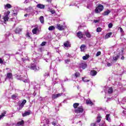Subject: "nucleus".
Returning a JSON list of instances; mask_svg holds the SVG:
<instances>
[{"label":"nucleus","mask_w":126,"mask_h":126,"mask_svg":"<svg viewBox=\"0 0 126 126\" xmlns=\"http://www.w3.org/2000/svg\"><path fill=\"white\" fill-rule=\"evenodd\" d=\"M104 9V6L101 4H98V6L96 7L94 10L95 13H100L101 11H103Z\"/></svg>","instance_id":"1"},{"label":"nucleus","mask_w":126,"mask_h":126,"mask_svg":"<svg viewBox=\"0 0 126 126\" xmlns=\"http://www.w3.org/2000/svg\"><path fill=\"white\" fill-rule=\"evenodd\" d=\"M84 111V108H83V106H81L78 107L77 108H76L74 110V112L76 114H80L81 113H83Z\"/></svg>","instance_id":"2"},{"label":"nucleus","mask_w":126,"mask_h":126,"mask_svg":"<svg viewBox=\"0 0 126 126\" xmlns=\"http://www.w3.org/2000/svg\"><path fill=\"white\" fill-rule=\"evenodd\" d=\"M56 28L58 30H60V31H63L64 30V26L61 25L60 24H57Z\"/></svg>","instance_id":"3"},{"label":"nucleus","mask_w":126,"mask_h":126,"mask_svg":"<svg viewBox=\"0 0 126 126\" xmlns=\"http://www.w3.org/2000/svg\"><path fill=\"white\" fill-rule=\"evenodd\" d=\"M61 96H63V93L61 94H52V99H57V98H59V97H61Z\"/></svg>","instance_id":"4"},{"label":"nucleus","mask_w":126,"mask_h":126,"mask_svg":"<svg viewBox=\"0 0 126 126\" xmlns=\"http://www.w3.org/2000/svg\"><path fill=\"white\" fill-rule=\"evenodd\" d=\"M84 36V34L82 33V32L79 31L77 33V37L79 38V39H82Z\"/></svg>","instance_id":"5"},{"label":"nucleus","mask_w":126,"mask_h":126,"mask_svg":"<svg viewBox=\"0 0 126 126\" xmlns=\"http://www.w3.org/2000/svg\"><path fill=\"white\" fill-rule=\"evenodd\" d=\"M101 120H102V116L100 115V114L97 115V117H96V123H99L101 122Z\"/></svg>","instance_id":"6"},{"label":"nucleus","mask_w":126,"mask_h":126,"mask_svg":"<svg viewBox=\"0 0 126 126\" xmlns=\"http://www.w3.org/2000/svg\"><path fill=\"white\" fill-rule=\"evenodd\" d=\"M90 74L92 76H95V75H97V71L95 70H92L90 71Z\"/></svg>","instance_id":"7"},{"label":"nucleus","mask_w":126,"mask_h":126,"mask_svg":"<svg viewBox=\"0 0 126 126\" xmlns=\"http://www.w3.org/2000/svg\"><path fill=\"white\" fill-rule=\"evenodd\" d=\"M120 58V54L119 55H116V56H113V60L114 62H117L118 60Z\"/></svg>","instance_id":"8"},{"label":"nucleus","mask_w":126,"mask_h":126,"mask_svg":"<svg viewBox=\"0 0 126 126\" xmlns=\"http://www.w3.org/2000/svg\"><path fill=\"white\" fill-rule=\"evenodd\" d=\"M31 114V112L30 111H25V113H22L23 117H26L27 116H30Z\"/></svg>","instance_id":"9"},{"label":"nucleus","mask_w":126,"mask_h":126,"mask_svg":"<svg viewBox=\"0 0 126 126\" xmlns=\"http://www.w3.org/2000/svg\"><path fill=\"white\" fill-rule=\"evenodd\" d=\"M26 102H27V101H26V99H24L22 103L20 104V107H21V108H23V107H24V105L26 104Z\"/></svg>","instance_id":"10"},{"label":"nucleus","mask_w":126,"mask_h":126,"mask_svg":"<svg viewBox=\"0 0 126 126\" xmlns=\"http://www.w3.org/2000/svg\"><path fill=\"white\" fill-rule=\"evenodd\" d=\"M85 48H86V45L82 44L80 47L81 52H84L85 51Z\"/></svg>","instance_id":"11"},{"label":"nucleus","mask_w":126,"mask_h":126,"mask_svg":"<svg viewBox=\"0 0 126 126\" xmlns=\"http://www.w3.org/2000/svg\"><path fill=\"white\" fill-rule=\"evenodd\" d=\"M80 67H81V68H82L83 69H85V68L87 67V64L85 63H82L81 64Z\"/></svg>","instance_id":"12"},{"label":"nucleus","mask_w":126,"mask_h":126,"mask_svg":"<svg viewBox=\"0 0 126 126\" xmlns=\"http://www.w3.org/2000/svg\"><path fill=\"white\" fill-rule=\"evenodd\" d=\"M86 104H87V105H91V106L94 105L93 102H92V101H91L90 99L87 100L86 101Z\"/></svg>","instance_id":"13"},{"label":"nucleus","mask_w":126,"mask_h":126,"mask_svg":"<svg viewBox=\"0 0 126 126\" xmlns=\"http://www.w3.org/2000/svg\"><path fill=\"white\" fill-rule=\"evenodd\" d=\"M37 7L40 8V9H43L45 8V5L42 4H38L37 5Z\"/></svg>","instance_id":"14"},{"label":"nucleus","mask_w":126,"mask_h":126,"mask_svg":"<svg viewBox=\"0 0 126 126\" xmlns=\"http://www.w3.org/2000/svg\"><path fill=\"white\" fill-rule=\"evenodd\" d=\"M21 31H22L21 29H20L19 28H17L15 30V33L16 34H19V33H20V32H21Z\"/></svg>","instance_id":"15"},{"label":"nucleus","mask_w":126,"mask_h":126,"mask_svg":"<svg viewBox=\"0 0 126 126\" xmlns=\"http://www.w3.org/2000/svg\"><path fill=\"white\" fill-rule=\"evenodd\" d=\"M63 45L66 48H68V47H70V44L69 43V41H67L65 43H64Z\"/></svg>","instance_id":"16"},{"label":"nucleus","mask_w":126,"mask_h":126,"mask_svg":"<svg viewBox=\"0 0 126 126\" xmlns=\"http://www.w3.org/2000/svg\"><path fill=\"white\" fill-rule=\"evenodd\" d=\"M109 13H111V10H107L104 12L103 15H104V16H106V15H109Z\"/></svg>","instance_id":"17"},{"label":"nucleus","mask_w":126,"mask_h":126,"mask_svg":"<svg viewBox=\"0 0 126 126\" xmlns=\"http://www.w3.org/2000/svg\"><path fill=\"white\" fill-rule=\"evenodd\" d=\"M85 35L86 36L87 38H91V34L89 32H85Z\"/></svg>","instance_id":"18"},{"label":"nucleus","mask_w":126,"mask_h":126,"mask_svg":"<svg viewBox=\"0 0 126 126\" xmlns=\"http://www.w3.org/2000/svg\"><path fill=\"white\" fill-rule=\"evenodd\" d=\"M18 97V94H15L11 95V99H12V100H15V99H16V98H17Z\"/></svg>","instance_id":"19"},{"label":"nucleus","mask_w":126,"mask_h":126,"mask_svg":"<svg viewBox=\"0 0 126 126\" xmlns=\"http://www.w3.org/2000/svg\"><path fill=\"white\" fill-rule=\"evenodd\" d=\"M39 30V29H38V27H36L34 29H33L32 31V33L34 34H37V31Z\"/></svg>","instance_id":"20"},{"label":"nucleus","mask_w":126,"mask_h":126,"mask_svg":"<svg viewBox=\"0 0 126 126\" xmlns=\"http://www.w3.org/2000/svg\"><path fill=\"white\" fill-rule=\"evenodd\" d=\"M114 91V90H113V87H109L108 90V94H112Z\"/></svg>","instance_id":"21"},{"label":"nucleus","mask_w":126,"mask_h":126,"mask_svg":"<svg viewBox=\"0 0 126 126\" xmlns=\"http://www.w3.org/2000/svg\"><path fill=\"white\" fill-rule=\"evenodd\" d=\"M6 114V111H4L0 115V120L3 118V117H5V115Z\"/></svg>","instance_id":"22"},{"label":"nucleus","mask_w":126,"mask_h":126,"mask_svg":"<svg viewBox=\"0 0 126 126\" xmlns=\"http://www.w3.org/2000/svg\"><path fill=\"white\" fill-rule=\"evenodd\" d=\"M39 21L43 24V23L45 22V21L44 20V17L43 16H41L39 17Z\"/></svg>","instance_id":"23"},{"label":"nucleus","mask_w":126,"mask_h":126,"mask_svg":"<svg viewBox=\"0 0 126 126\" xmlns=\"http://www.w3.org/2000/svg\"><path fill=\"white\" fill-rule=\"evenodd\" d=\"M89 57H90L89 54H87L83 57V60H84V61H86V60H88V59H89Z\"/></svg>","instance_id":"24"},{"label":"nucleus","mask_w":126,"mask_h":126,"mask_svg":"<svg viewBox=\"0 0 126 126\" xmlns=\"http://www.w3.org/2000/svg\"><path fill=\"white\" fill-rule=\"evenodd\" d=\"M3 19L4 20V23H5L6 21H8V19H9V17H8V16H4L3 18Z\"/></svg>","instance_id":"25"},{"label":"nucleus","mask_w":126,"mask_h":126,"mask_svg":"<svg viewBox=\"0 0 126 126\" xmlns=\"http://www.w3.org/2000/svg\"><path fill=\"white\" fill-rule=\"evenodd\" d=\"M30 68V69H32V70H36L37 69V67L35 65H32Z\"/></svg>","instance_id":"26"},{"label":"nucleus","mask_w":126,"mask_h":126,"mask_svg":"<svg viewBox=\"0 0 126 126\" xmlns=\"http://www.w3.org/2000/svg\"><path fill=\"white\" fill-rule=\"evenodd\" d=\"M112 32H109V33H107L105 35L106 39H108V38H110V37H111V36H112Z\"/></svg>","instance_id":"27"},{"label":"nucleus","mask_w":126,"mask_h":126,"mask_svg":"<svg viewBox=\"0 0 126 126\" xmlns=\"http://www.w3.org/2000/svg\"><path fill=\"white\" fill-rule=\"evenodd\" d=\"M17 126H23V125H24V121L22 120L21 121H20L17 123Z\"/></svg>","instance_id":"28"},{"label":"nucleus","mask_w":126,"mask_h":126,"mask_svg":"<svg viewBox=\"0 0 126 126\" xmlns=\"http://www.w3.org/2000/svg\"><path fill=\"white\" fill-rule=\"evenodd\" d=\"M78 106H79V104L78 103H75L73 104V107L74 109H77L78 108Z\"/></svg>","instance_id":"29"},{"label":"nucleus","mask_w":126,"mask_h":126,"mask_svg":"<svg viewBox=\"0 0 126 126\" xmlns=\"http://www.w3.org/2000/svg\"><path fill=\"white\" fill-rule=\"evenodd\" d=\"M7 78H9V79H10L12 78V73H8L7 74Z\"/></svg>","instance_id":"30"},{"label":"nucleus","mask_w":126,"mask_h":126,"mask_svg":"<svg viewBox=\"0 0 126 126\" xmlns=\"http://www.w3.org/2000/svg\"><path fill=\"white\" fill-rule=\"evenodd\" d=\"M12 6L9 3H8L6 5H4V8H11Z\"/></svg>","instance_id":"31"},{"label":"nucleus","mask_w":126,"mask_h":126,"mask_svg":"<svg viewBox=\"0 0 126 126\" xmlns=\"http://www.w3.org/2000/svg\"><path fill=\"white\" fill-rule=\"evenodd\" d=\"M55 27L53 26H50L48 28V30L49 31H52V30H55Z\"/></svg>","instance_id":"32"},{"label":"nucleus","mask_w":126,"mask_h":126,"mask_svg":"<svg viewBox=\"0 0 126 126\" xmlns=\"http://www.w3.org/2000/svg\"><path fill=\"white\" fill-rule=\"evenodd\" d=\"M106 121H108V122H110L111 120V118H110V114H107L106 115Z\"/></svg>","instance_id":"33"},{"label":"nucleus","mask_w":126,"mask_h":126,"mask_svg":"<svg viewBox=\"0 0 126 126\" xmlns=\"http://www.w3.org/2000/svg\"><path fill=\"white\" fill-rule=\"evenodd\" d=\"M75 76L76 77H79V76H80V72H76L75 73Z\"/></svg>","instance_id":"34"},{"label":"nucleus","mask_w":126,"mask_h":126,"mask_svg":"<svg viewBox=\"0 0 126 126\" xmlns=\"http://www.w3.org/2000/svg\"><path fill=\"white\" fill-rule=\"evenodd\" d=\"M82 79L84 82H89V81H90V80L85 79V78L84 77H82Z\"/></svg>","instance_id":"35"},{"label":"nucleus","mask_w":126,"mask_h":126,"mask_svg":"<svg viewBox=\"0 0 126 126\" xmlns=\"http://www.w3.org/2000/svg\"><path fill=\"white\" fill-rule=\"evenodd\" d=\"M49 11L52 13V14H55V13H56V11L55 10H52V9H50Z\"/></svg>","instance_id":"36"},{"label":"nucleus","mask_w":126,"mask_h":126,"mask_svg":"<svg viewBox=\"0 0 126 126\" xmlns=\"http://www.w3.org/2000/svg\"><path fill=\"white\" fill-rule=\"evenodd\" d=\"M102 31V28L98 27L96 29V32H101Z\"/></svg>","instance_id":"37"},{"label":"nucleus","mask_w":126,"mask_h":126,"mask_svg":"<svg viewBox=\"0 0 126 126\" xmlns=\"http://www.w3.org/2000/svg\"><path fill=\"white\" fill-rule=\"evenodd\" d=\"M113 28V24L112 23H110L108 24V28Z\"/></svg>","instance_id":"38"},{"label":"nucleus","mask_w":126,"mask_h":126,"mask_svg":"<svg viewBox=\"0 0 126 126\" xmlns=\"http://www.w3.org/2000/svg\"><path fill=\"white\" fill-rule=\"evenodd\" d=\"M26 37L30 38V33L29 32H27L26 34Z\"/></svg>","instance_id":"39"},{"label":"nucleus","mask_w":126,"mask_h":126,"mask_svg":"<svg viewBox=\"0 0 126 126\" xmlns=\"http://www.w3.org/2000/svg\"><path fill=\"white\" fill-rule=\"evenodd\" d=\"M45 121L47 125H49V124H50V120H49L48 119H46Z\"/></svg>","instance_id":"40"},{"label":"nucleus","mask_w":126,"mask_h":126,"mask_svg":"<svg viewBox=\"0 0 126 126\" xmlns=\"http://www.w3.org/2000/svg\"><path fill=\"white\" fill-rule=\"evenodd\" d=\"M101 55V52L100 51H98L97 52L96 54V57H99Z\"/></svg>","instance_id":"41"},{"label":"nucleus","mask_w":126,"mask_h":126,"mask_svg":"<svg viewBox=\"0 0 126 126\" xmlns=\"http://www.w3.org/2000/svg\"><path fill=\"white\" fill-rule=\"evenodd\" d=\"M10 11H8L6 12V14L5 13V16L8 17V15H9V14H10Z\"/></svg>","instance_id":"42"},{"label":"nucleus","mask_w":126,"mask_h":126,"mask_svg":"<svg viewBox=\"0 0 126 126\" xmlns=\"http://www.w3.org/2000/svg\"><path fill=\"white\" fill-rule=\"evenodd\" d=\"M70 62V59H67L65 60V63H68Z\"/></svg>","instance_id":"43"},{"label":"nucleus","mask_w":126,"mask_h":126,"mask_svg":"<svg viewBox=\"0 0 126 126\" xmlns=\"http://www.w3.org/2000/svg\"><path fill=\"white\" fill-rule=\"evenodd\" d=\"M45 45H46V42L43 41L42 42L41 46H42L43 47V46H45Z\"/></svg>","instance_id":"44"},{"label":"nucleus","mask_w":126,"mask_h":126,"mask_svg":"<svg viewBox=\"0 0 126 126\" xmlns=\"http://www.w3.org/2000/svg\"><path fill=\"white\" fill-rule=\"evenodd\" d=\"M119 29L120 30V32H124V30H123V28H122L121 27H119Z\"/></svg>","instance_id":"45"},{"label":"nucleus","mask_w":126,"mask_h":126,"mask_svg":"<svg viewBox=\"0 0 126 126\" xmlns=\"http://www.w3.org/2000/svg\"><path fill=\"white\" fill-rule=\"evenodd\" d=\"M0 63H3V61L2 60V59H1V58H0Z\"/></svg>","instance_id":"46"},{"label":"nucleus","mask_w":126,"mask_h":126,"mask_svg":"<svg viewBox=\"0 0 126 126\" xmlns=\"http://www.w3.org/2000/svg\"><path fill=\"white\" fill-rule=\"evenodd\" d=\"M52 125H53V126H56L57 125V123H56L55 122H53L52 123Z\"/></svg>","instance_id":"47"},{"label":"nucleus","mask_w":126,"mask_h":126,"mask_svg":"<svg viewBox=\"0 0 126 126\" xmlns=\"http://www.w3.org/2000/svg\"><path fill=\"white\" fill-rule=\"evenodd\" d=\"M91 126H96V123H92Z\"/></svg>","instance_id":"48"},{"label":"nucleus","mask_w":126,"mask_h":126,"mask_svg":"<svg viewBox=\"0 0 126 126\" xmlns=\"http://www.w3.org/2000/svg\"><path fill=\"white\" fill-rule=\"evenodd\" d=\"M94 23H97L99 22V20H94Z\"/></svg>","instance_id":"49"},{"label":"nucleus","mask_w":126,"mask_h":126,"mask_svg":"<svg viewBox=\"0 0 126 126\" xmlns=\"http://www.w3.org/2000/svg\"><path fill=\"white\" fill-rule=\"evenodd\" d=\"M121 60H122V61H124V60H125V56H124L123 55H122Z\"/></svg>","instance_id":"50"},{"label":"nucleus","mask_w":126,"mask_h":126,"mask_svg":"<svg viewBox=\"0 0 126 126\" xmlns=\"http://www.w3.org/2000/svg\"><path fill=\"white\" fill-rule=\"evenodd\" d=\"M107 66H111V65H112V64H111V63H107Z\"/></svg>","instance_id":"51"},{"label":"nucleus","mask_w":126,"mask_h":126,"mask_svg":"<svg viewBox=\"0 0 126 126\" xmlns=\"http://www.w3.org/2000/svg\"><path fill=\"white\" fill-rule=\"evenodd\" d=\"M122 113H123V114H124V116H125V115H126V111H123L122 112Z\"/></svg>","instance_id":"52"},{"label":"nucleus","mask_w":126,"mask_h":126,"mask_svg":"<svg viewBox=\"0 0 126 126\" xmlns=\"http://www.w3.org/2000/svg\"><path fill=\"white\" fill-rule=\"evenodd\" d=\"M48 2H52V0H47Z\"/></svg>","instance_id":"53"},{"label":"nucleus","mask_w":126,"mask_h":126,"mask_svg":"<svg viewBox=\"0 0 126 126\" xmlns=\"http://www.w3.org/2000/svg\"><path fill=\"white\" fill-rule=\"evenodd\" d=\"M13 14L14 15L16 16L17 15V13H14Z\"/></svg>","instance_id":"54"},{"label":"nucleus","mask_w":126,"mask_h":126,"mask_svg":"<svg viewBox=\"0 0 126 126\" xmlns=\"http://www.w3.org/2000/svg\"><path fill=\"white\" fill-rule=\"evenodd\" d=\"M24 16H25V17H27V16H28V14H26L24 15Z\"/></svg>","instance_id":"55"},{"label":"nucleus","mask_w":126,"mask_h":126,"mask_svg":"<svg viewBox=\"0 0 126 126\" xmlns=\"http://www.w3.org/2000/svg\"><path fill=\"white\" fill-rule=\"evenodd\" d=\"M122 53H124V50H122Z\"/></svg>","instance_id":"56"},{"label":"nucleus","mask_w":126,"mask_h":126,"mask_svg":"<svg viewBox=\"0 0 126 126\" xmlns=\"http://www.w3.org/2000/svg\"><path fill=\"white\" fill-rule=\"evenodd\" d=\"M0 17H1V15L0 14Z\"/></svg>","instance_id":"57"},{"label":"nucleus","mask_w":126,"mask_h":126,"mask_svg":"<svg viewBox=\"0 0 126 126\" xmlns=\"http://www.w3.org/2000/svg\"><path fill=\"white\" fill-rule=\"evenodd\" d=\"M6 69L7 70V69H8V68H6Z\"/></svg>","instance_id":"58"}]
</instances>
